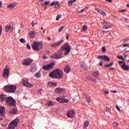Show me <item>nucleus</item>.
I'll use <instances>...</instances> for the list:
<instances>
[{
    "label": "nucleus",
    "instance_id": "19",
    "mask_svg": "<svg viewBox=\"0 0 129 129\" xmlns=\"http://www.w3.org/2000/svg\"><path fill=\"white\" fill-rule=\"evenodd\" d=\"M6 98H7V95L5 94L0 95V100L2 102H5L6 101Z\"/></svg>",
    "mask_w": 129,
    "mask_h": 129
},
{
    "label": "nucleus",
    "instance_id": "31",
    "mask_svg": "<svg viewBox=\"0 0 129 129\" xmlns=\"http://www.w3.org/2000/svg\"><path fill=\"white\" fill-rule=\"evenodd\" d=\"M89 7H85V8L83 9L81 11H79V13L81 14V13H83V12H85V11H87L88 10Z\"/></svg>",
    "mask_w": 129,
    "mask_h": 129
},
{
    "label": "nucleus",
    "instance_id": "44",
    "mask_svg": "<svg viewBox=\"0 0 129 129\" xmlns=\"http://www.w3.org/2000/svg\"><path fill=\"white\" fill-rule=\"evenodd\" d=\"M105 51H106V47H105V46H103L102 48V51L104 52Z\"/></svg>",
    "mask_w": 129,
    "mask_h": 129
},
{
    "label": "nucleus",
    "instance_id": "29",
    "mask_svg": "<svg viewBox=\"0 0 129 129\" xmlns=\"http://www.w3.org/2000/svg\"><path fill=\"white\" fill-rule=\"evenodd\" d=\"M102 59L104 60L105 61H108V62L110 61V59H109V57L106 55H103Z\"/></svg>",
    "mask_w": 129,
    "mask_h": 129
},
{
    "label": "nucleus",
    "instance_id": "60",
    "mask_svg": "<svg viewBox=\"0 0 129 129\" xmlns=\"http://www.w3.org/2000/svg\"><path fill=\"white\" fill-rule=\"evenodd\" d=\"M106 2H108V3H111L112 0H106Z\"/></svg>",
    "mask_w": 129,
    "mask_h": 129
},
{
    "label": "nucleus",
    "instance_id": "55",
    "mask_svg": "<svg viewBox=\"0 0 129 129\" xmlns=\"http://www.w3.org/2000/svg\"><path fill=\"white\" fill-rule=\"evenodd\" d=\"M109 110V108L107 107L105 108V111H108Z\"/></svg>",
    "mask_w": 129,
    "mask_h": 129
},
{
    "label": "nucleus",
    "instance_id": "4",
    "mask_svg": "<svg viewBox=\"0 0 129 129\" xmlns=\"http://www.w3.org/2000/svg\"><path fill=\"white\" fill-rule=\"evenodd\" d=\"M19 123H20V120L19 118H16L10 123L8 126V128L15 129L16 126H18Z\"/></svg>",
    "mask_w": 129,
    "mask_h": 129
},
{
    "label": "nucleus",
    "instance_id": "35",
    "mask_svg": "<svg viewBox=\"0 0 129 129\" xmlns=\"http://www.w3.org/2000/svg\"><path fill=\"white\" fill-rule=\"evenodd\" d=\"M20 42H21V43H22L23 44H25V43H26V40H25V39L24 38H20L19 40Z\"/></svg>",
    "mask_w": 129,
    "mask_h": 129
},
{
    "label": "nucleus",
    "instance_id": "33",
    "mask_svg": "<svg viewBox=\"0 0 129 129\" xmlns=\"http://www.w3.org/2000/svg\"><path fill=\"white\" fill-rule=\"evenodd\" d=\"M30 71L33 73H34V72H36V71H37V69H36V68L35 67L32 68Z\"/></svg>",
    "mask_w": 129,
    "mask_h": 129
},
{
    "label": "nucleus",
    "instance_id": "53",
    "mask_svg": "<svg viewBox=\"0 0 129 129\" xmlns=\"http://www.w3.org/2000/svg\"><path fill=\"white\" fill-rule=\"evenodd\" d=\"M116 109H117L118 111H120V109L119 108V107H118V106L116 105Z\"/></svg>",
    "mask_w": 129,
    "mask_h": 129
},
{
    "label": "nucleus",
    "instance_id": "58",
    "mask_svg": "<svg viewBox=\"0 0 129 129\" xmlns=\"http://www.w3.org/2000/svg\"><path fill=\"white\" fill-rule=\"evenodd\" d=\"M45 54H49V53H50V51H49V50H46L45 51Z\"/></svg>",
    "mask_w": 129,
    "mask_h": 129
},
{
    "label": "nucleus",
    "instance_id": "8",
    "mask_svg": "<svg viewBox=\"0 0 129 129\" xmlns=\"http://www.w3.org/2000/svg\"><path fill=\"white\" fill-rule=\"evenodd\" d=\"M63 42H64V40H61L58 42H54V43L51 44L50 45V47H51V48H53V49H55V48H57V47H59V46H60V45L62 44Z\"/></svg>",
    "mask_w": 129,
    "mask_h": 129
},
{
    "label": "nucleus",
    "instance_id": "9",
    "mask_svg": "<svg viewBox=\"0 0 129 129\" xmlns=\"http://www.w3.org/2000/svg\"><path fill=\"white\" fill-rule=\"evenodd\" d=\"M76 114L75 111L73 110H69L67 112L68 117L69 118H73Z\"/></svg>",
    "mask_w": 129,
    "mask_h": 129
},
{
    "label": "nucleus",
    "instance_id": "37",
    "mask_svg": "<svg viewBox=\"0 0 129 129\" xmlns=\"http://www.w3.org/2000/svg\"><path fill=\"white\" fill-rule=\"evenodd\" d=\"M112 65H113V62H111L109 64L105 65V67H106L107 68L108 67H111V66H112Z\"/></svg>",
    "mask_w": 129,
    "mask_h": 129
},
{
    "label": "nucleus",
    "instance_id": "12",
    "mask_svg": "<svg viewBox=\"0 0 129 129\" xmlns=\"http://www.w3.org/2000/svg\"><path fill=\"white\" fill-rule=\"evenodd\" d=\"M55 53L56 54L57 59H61L62 57L63 50L60 49L57 52H55Z\"/></svg>",
    "mask_w": 129,
    "mask_h": 129
},
{
    "label": "nucleus",
    "instance_id": "32",
    "mask_svg": "<svg viewBox=\"0 0 129 129\" xmlns=\"http://www.w3.org/2000/svg\"><path fill=\"white\" fill-rule=\"evenodd\" d=\"M50 58H53L54 59H57V54H56V52L55 54H53L51 55H50Z\"/></svg>",
    "mask_w": 129,
    "mask_h": 129
},
{
    "label": "nucleus",
    "instance_id": "17",
    "mask_svg": "<svg viewBox=\"0 0 129 129\" xmlns=\"http://www.w3.org/2000/svg\"><path fill=\"white\" fill-rule=\"evenodd\" d=\"M95 10L98 12V13H99V14H100L101 15H102V16L106 17V13L104 12V11H102V10L98 9L97 8H96Z\"/></svg>",
    "mask_w": 129,
    "mask_h": 129
},
{
    "label": "nucleus",
    "instance_id": "40",
    "mask_svg": "<svg viewBox=\"0 0 129 129\" xmlns=\"http://www.w3.org/2000/svg\"><path fill=\"white\" fill-rule=\"evenodd\" d=\"M59 3L58 2H55V9H57V8H59Z\"/></svg>",
    "mask_w": 129,
    "mask_h": 129
},
{
    "label": "nucleus",
    "instance_id": "6",
    "mask_svg": "<svg viewBox=\"0 0 129 129\" xmlns=\"http://www.w3.org/2000/svg\"><path fill=\"white\" fill-rule=\"evenodd\" d=\"M6 102L9 106H16V100L12 97H8L6 99Z\"/></svg>",
    "mask_w": 129,
    "mask_h": 129
},
{
    "label": "nucleus",
    "instance_id": "2",
    "mask_svg": "<svg viewBox=\"0 0 129 129\" xmlns=\"http://www.w3.org/2000/svg\"><path fill=\"white\" fill-rule=\"evenodd\" d=\"M4 90L6 91V92L14 93V92H16L17 91V86L13 85H7L5 87Z\"/></svg>",
    "mask_w": 129,
    "mask_h": 129
},
{
    "label": "nucleus",
    "instance_id": "63",
    "mask_svg": "<svg viewBox=\"0 0 129 129\" xmlns=\"http://www.w3.org/2000/svg\"><path fill=\"white\" fill-rule=\"evenodd\" d=\"M104 93H105V94H108V93H109V92L108 91H105Z\"/></svg>",
    "mask_w": 129,
    "mask_h": 129
},
{
    "label": "nucleus",
    "instance_id": "22",
    "mask_svg": "<svg viewBox=\"0 0 129 129\" xmlns=\"http://www.w3.org/2000/svg\"><path fill=\"white\" fill-rule=\"evenodd\" d=\"M48 87H56L57 84L53 82H48L47 84Z\"/></svg>",
    "mask_w": 129,
    "mask_h": 129
},
{
    "label": "nucleus",
    "instance_id": "26",
    "mask_svg": "<svg viewBox=\"0 0 129 129\" xmlns=\"http://www.w3.org/2000/svg\"><path fill=\"white\" fill-rule=\"evenodd\" d=\"M17 6V3H12L10 4V5L7 6L8 9H13V8H15Z\"/></svg>",
    "mask_w": 129,
    "mask_h": 129
},
{
    "label": "nucleus",
    "instance_id": "61",
    "mask_svg": "<svg viewBox=\"0 0 129 129\" xmlns=\"http://www.w3.org/2000/svg\"><path fill=\"white\" fill-rule=\"evenodd\" d=\"M109 70L113 71V70H114V68H110V69H109Z\"/></svg>",
    "mask_w": 129,
    "mask_h": 129
},
{
    "label": "nucleus",
    "instance_id": "56",
    "mask_svg": "<svg viewBox=\"0 0 129 129\" xmlns=\"http://www.w3.org/2000/svg\"><path fill=\"white\" fill-rule=\"evenodd\" d=\"M102 64H103V61H100V62H99L100 66H102Z\"/></svg>",
    "mask_w": 129,
    "mask_h": 129
},
{
    "label": "nucleus",
    "instance_id": "5",
    "mask_svg": "<svg viewBox=\"0 0 129 129\" xmlns=\"http://www.w3.org/2000/svg\"><path fill=\"white\" fill-rule=\"evenodd\" d=\"M31 46L34 51H40L43 48V44L41 42H33Z\"/></svg>",
    "mask_w": 129,
    "mask_h": 129
},
{
    "label": "nucleus",
    "instance_id": "14",
    "mask_svg": "<svg viewBox=\"0 0 129 129\" xmlns=\"http://www.w3.org/2000/svg\"><path fill=\"white\" fill-rule=\"evenodd\" d=\"M10 74V72H9V70L8 69L5 68L4 70V74L3 76L5 78H8L9 75Z\"/></svg>",
    "mask_w": 129,
    "mask_h": 129
},
{
    "label": "nucleus",
    "instance_id": "28",
    "mask_svg": "<svg viewBox=\"0 0 129 129\" xmlns=\"http://www.w3.org/2000/svg\"><path fill=\"white\" fill-rule=\"evenodd\" d=\"M92 75H93V77H95V78H97V77L99 76V74L95 72H93L92 73Z\"/></svg>",
    "mask_w": 129,
    "mask_h": 129
},
{
    "label": "nucleus",
    "instance_id": "30",
    "mask_svg": "<svg viewBox=\"0 0 129 129\" xmlns=\"http://www.w3.org/2000/svg\"><path fill=\"white\" fill-rule=\"evenodd\" d=\"M36 78H40L41 77V73L38 72L35 74Z\"/></svg>",
    "mask_w": 129,
    "mask_h": 129
},
{
    "label": "nucleus",
    "instance_id": "11",
    "mask_svg": "<svg viewBox=\"0 0 129 129\" xmlns=\"http://www.w3.org/2000/svg\"><path fill=\"white\" fill-rule=\"evenodd\" d=\"M22 85L26 87H33V85L28 82V79L26 80H23Z\"/></svg>",
    "mask_w": 129,
    "mask_h": 129
},
{
    "label": "nucleus",
    "instance_id": "13",
    "mask_svg": "<svg viewBox=\"0 0 129 129\" xmlns=\"http://www.w3.org/2000/svg\"><path fill=\"white\" fill-rule=\"evenodd\" d=\"M56 93L58 94H61V93H65V89L61 88H56L55 89Z\"/></svg>",
    "mask_w": 129,
    "mask_h": 129
},
{
    "label": "nucleus",
    "instance_id": "25",
    "mask_svg": "<svg viewBox=\"0 0 129 129\" xmlns=\"http://www.w3.org/2000/svg\"><path fill=\"white\" fill-rule=\"evenodd\" d=\"M17 112H18L17 109H11L10 110V113H11V114H16Z\"/></svg>",
    "mask_w": 129,
    "mask_h": 129
},
{
    "label": "nucleus",
    "instance_id": "18",
    "mask_svg": "<svg viewBox=\"0 0 129 129\" xmlns=\"http://www.w3.org/2000/svg\"><path fill=\"white\" fill-rule=\"evenodd\" d=\"M63 71L66 73H69L70 71H71V69H70V66L69 65L67 66L66 67L63 68Z\"/></svg>",
    "mask_w": 129,
    "mask_h": 129
},
{
    "label": "nucleus",
    "instance_id": "59",
    "mask_svg": "<svg viewBox=\"0 0 129 129\" xmlns=\"http://www.w3.org/2000/svg\"><path fill=\"white\" fill-rule=\"evenodd\" d=\"M31 25L32 27H34V25H35V22H33V21L31 23Z\"/></svg>",
    "mask_w": 129,
    "mask_h": 129
},
{
    "label": "nucleus",
    "instance_id": "45",
    "mask_svg": "<svg viewBox=\"0 0 129 129\" xmlns=\"http://www.w3.org/2000/svg\"><path fill=\"white\" fill-rule=\"evenodd\" d=\"M118 62L120 65L123 64L124 63V59L122 60V61H119Z\"/></svg>",
    "mask_w": 129,
    "mask_h": 129
},
{
    "label": "nucleus",
    "instance_id": "51",
    "mask_svg": "<svg viewBox=\"0 0 129 129\" xmlns=\"http://www.w3.org/2000/svg\"><path fill=\"white\" fill-rule=\"evenodd\" d=\"M123 47H129V44H123Z\"/></svg>",
    "mask_w": 129,
    "mask_h": 129
},
{
    "label": "nucleus",
    "instance_id": "24",
    "mask_svg": "<svg viewBox=\"0 0 129 129\" xmlns=\"http://www.w3.org/2000/svg\"><path fill=\"white\" fill-rule=\"evenodd\" d=\"M35 36H36V32H35V31H31L29 33V37L31 39L35 38Z\"/></svg>",
    "mask_w": 129,
    "mask_h": 129
},
{
    "label": "nucleus",
    "instance_id": "42",
    "mask_svg": "<svg viewBox=\"0 0 129 129\" xmlns=\"http://www.w3.org/2000/svg\"><path fill=\"white\" fill-rule=\"evenodd\" d=\"M2 32H3V26H2V25H0V36L2 35Z\"/></svg>",
    "mask_w": 129,
    "mask_h": 129
},
{
    "label": "nucleus",
    "instance_id": "27",
    "mask_svg": "<svg viewBox=\"0 0 129 129\" xmlns=\"http://www.w3.org/2000/svg\"><path fill=\"white\" fill-rule=\"evenodd\" d=\"M55 105V103L54 102L51 101H49L47 103V105L48 106H53Z\"/></svg>",
    "mask_w": 129,
    "mask_h": 129
},
{
    "label": "nucleus",
    "instance_id": "47",
    "mask_svg": "<svg viewBox=\"0 0 129 129\" xmlns=\"http://www.w3.org/2000/svg\"><path fill=\"white\" fill-rule=\"evenodd\" d=\"M113 126H118V123L116 122H114Z\"/></svg>",
    "mask_w": 129,
    "mask_h": 129
},
{
    "label": "nucleus",
    "instance_id": "21",
    "mask_svg": "<svg viewBox=\"0 0 129 129\" xmlns=\"http://www.w3.org/2000/svg\"><path fill=\"white\" fill-rule=\"evenodd\" d=\"M5 31L7 32H11V31H13V28H12V27L10 25H7L5 26Z\"/></svg>",
    "mask_w": 129,
    "mask_h": 129
},
{
    "label": "nucleus",
    "instance_id": "49",
    "mask_svg": "<svg viewBox=\"0 0 129 129\" xmlns=\"http://www.w3.org/2000/svg\"><path fill=\"white\" fill-rule=\"evenodd\" d=\"M86 99H87V101H88V102H91V100H90V98L88 97V98H86Z\"/></svg>",
    "mask_w": 129,
    "mask_h": 129
},
{
    "label": "nucleus",
    "instance_id": "38",
    "mask_svg": "<svg viewBox=\"0 0 129 129\" xmlns=\"http://www.w3.org/2000/svg\"><path fill=\"white\" fill-rule=\"evenodd\" d=\"M61 17H62V15H58L57 16H56V21H59V20H60V18H61Z\"/></svg>",
    "mask_w": 129,
    "mask_h": 129
},
{
    "label": "nucleus",
    "instance_id": "3",
    "mask_svg": "<svg viewBox=\"0 0 129 129\" xmlns=\"http://www.w3.org/2000/svg\"><path fill=\"white\" fill-rule=\"evenodd\" d=\"M61 50H63V51H65L64 54L65 56H67V55L69 54L70 51H71V46H70L69 43L67 42L61 46Z\"/></svg>",
    "mask_w": 129,
    "mask_h": 129
},
{
    "label": "nucleus",
    "instance_id": "52",
    "mask_svg": "<svg viewBox=\"0 0 129 129\" xmlns=\"http://www.w3.org/2000/svg\"><path fill=\"white\" fill-rule=\"evenodd\" d=\"M27 49H31V46L29 44H27L26 45Z\"/></svg>",
    "mask_w": 129,
    "mask_h": 129
},
{
    "label": "nucleus",
    "instance_id": "7",
    "mask_svg": "<svg viewBox=\"0 0 129 129\" xmlns=\"http://www.w3.org/2000/svg\"><path fill=\"white\" fill-rule=\"evenodd\" d=\"M55 64L56 63H55L54 62H51L49 64L43 66V70H45L46 71H50V70H52V69H53V67L55 66Z\"/></svg>",
    "mask_w": 129,
    "mask_h": 129
},
{
    "label": "nucleus",
    "instance_id": "23",
    "mask_svg": "<svg viewBox=\"0 0 129 129\" xmlns=\"http://www.w3.org/2000/svg\"><path fill=\"white\" fill-rule=\"evenodd\" d=\"M121 69H123V70H125L126 71H128V68L126 66L125 62H123V64H122Z\"/></svg>",
    "mask_w": 129,
    "mask_h": 129
},
{
    "label": "nucleus",
    "instance_id": "10",
    "mask_svg": "<svg viewBox=\"0 0 129 129\" xmlns=\"http://www.w3.org/2000/svg\"><path fill=\"white\" fill-rule=\"evenodd\" d=\"M64 98H65L64 96L62 97H58V98H56V100L57 101H58V102H60V103H65L69 101V100H68Z\"/></svg>",
    "mask_w": 129,
    "mask_h": 129
},
{
    "label": "nucleus",
    "instance_id": "15",
    "mask_svg": "<svg viewBox=\"0 0 129 129\" xmlns=\"http://www.w3.org/2000/svg\"><path fill=\"white\" fill-rule=\"evenodd\" d=\"M32 60H31V59H25L22 62V64H23V65H26L27 66H28V65H30V64L32 63Z\"/></svg>",
    "mask_w": 129,
    "mask_h": 129
},
{
    "label": "nucleus",
    "instance_id": "20",
    "mask_svg": "<svg viewBox=\"0 0 129 129\" xmlns=\"http://www.w3.org/2000/svg\"><path fill=\"white\" fill-rule=\"evenodd\" d=\"M5 109L4 107H2L0 109V116H5Z\"/></svg>",
    "mask_w": 129,
    "mask_h": 129
},
{
    "label": "nucleus",
    "instance_id": "16",
    "mask_svg": "<svg viewBox=\"0 0 129 129\" xmlns=\"http://www.w3.org/2000/svg\"><path fill=\"white\" fill-rule=\"evenodd\" d=\"M124 59L125 61L129 62V51H127L124 53Z\"/></svg>",
    "mask_w": 129,
    "mask_h": 129
},
{
    "label": "nucleus",
    "instance_id": "50",
    "mask_svg": "<svg viewBox=\"0 0 129 129\" xmlns=\"http://www.w3.org/2000/svg\"><path fill=\"white\" fill-rule=\"evenodd\" d=\"M103 55H99L98 56V59H103Z\"/></svg>",
    "mask_w": 129,
    "mask_h": 129
},
{
    "label": "nucleus",
    "instance_id": "43",
    "mask_svg": "<svg viewBox=\"0 0 129 129\" xmlns=\"http://www.w3.org/2000/svg\"><path fill=\"white\" fill-rule=\"evenodd\" d=\"M117 58H118L119 59H121L122 60H124L123 57H122V55H120V56L117 55Z\"/></svg>",
    "mask_w": 129,
    "mask_h": 129
},
{
    "label": "nucleus",
    "instance_id": "62",
    "mask_svg": "<svg viewBox=\"0 0 129 129\" xmlns=\"http://www.w3.org/2000/svg\"><path fill=\"white\" fill-rule=\"evenodd\" d=\"M111 92H112V93H116V91H111Z\"/></svg>",
    "mask_w": 129,
    "mask_h": 129
},
{
    "label": "nucleus",
    "instance_id": "46",
    "mask_svg": "<svg viewBox=\"0 0 129 129\" xmlns=\"http://www.w3.org/2000/svg\"><path fill=\"white\" fill-rule=\"evenodd\" d=\"M87 29V26L86 25H83V29H84V31H86V29Z\"/></svg>",
    "mask_w": 129,
    "mask_h": 129
},
{
    "label": "nucleus",
    "instance_id": "54",
    "mask_svg": "<svg viewBox=\"0 0 129 129\" xmlns=\"http://www.w3.org/2000/svg\"><path fill=\"white\" fill-rule=\"evenodd\" d=\"M55 2H52L51 4H50V6L51 7H53V6H55Z\"/></svg>",
    "mask_w": 129,
    "mask_h": 129
},
{
    "label": "nucleus",
    "instance_id": "36",
    "mask_svg": "<svg viewBox=\"0 0 129 129\" xmlns=\"http://www.w3.org/2000/svg\"><path fill=\"white\" fill-rule=\"evenodd\" d=\"M110 26L109 25H104L103 28L104 29V30H107V29H110Z\"/></svg>",
    "mask_w": 129,
    "mask_h": 129
},
{
    "label": "nucleus",
    "instance_id": "48",
    "mask_svg": "<svg viewBox=\"0 0 129 129\" xmlns=\"http://www.w3.org/2000/svg\"><path fill=\"white\" fill-rule=\"evenodd\" d=\"M72 5H73V3H72V2L71 1H70L69 2H68V5L70 6V7H71V6H72Z\"/></svg>",
    "mask_w": 129,
    "mask_h": 129
},
{
    "label": "nucleus",
    "instance_id": "41",
    "mask_svg": "<svg viewBox=\"0 0 129 129\" xmlns=\"http://www.w3.org/2000/svg\"><path fill=\"white\" fill-rule=\"evenodd\" d=\"M44 5L45 6H49V5H50V2L49 1H47V2H45L44 3Z\"/></svg>",
    "mask_w": 129,
    "mask_h": 129
},
{
    "label": "nucleus",
    "instance_id": "34",
    "mask_svg": "<svg viewBox=\"0 0 129 129\" xmlns=\"http://www.w3.org/2000/svg\"><path fill=\"white\" fill-rule=\"evenodd\" d=\"M88 125H89V121H87L84 123V126H85V127H87Z\"/></svg>",
    "mask_w": 129,
    "mask_h": 129
},
{
    "label": "nucleus",
    "instance_id": "39",
    "mask_svg": "<svg viewBox=\"0 0 129 129\" xmlns=\"http://www.w3.org/2000/svg\"><path fill=\"white\" fill-rule=\"evenodd\" d=\"M64 28H65V27H64V26L60 27L58 30V33H60V32H62V31H63V29H64Z\"/></svg>",
    "mask_w": 129,
    "mask_h": 129
},
{
    "label": "nucleus",
    "instance_id": "57",
    "mask_svg": "<svg viewBox=\"0 0 129 129\" xmlns=\"http://www.w3.org/2000/svg\"><path fill=\"white\" fill-rule=\"evenodd\" d=\"M71 2L73 4L76 3V0H71Z\"/></svg>",
    "mask_w": 129,
    "mask_h": 129
},
{
    "label": "nucleus",
    "instance_id": "1",
    "mask_svg": "<svg viewBox=\"0 0 129 129\" xmlns=\"http://www.w3.org/2000/svg\"><path fill=\"white\" fill-rule=\"evenodd\" d=\"M49 77L52 79H62L63 71L61 69H56L49 74Z\"/></svg>",
    "mask_w": 129,
    "mask_h": 129
},
{
    "label": "nucleus",
    "instance_id": "64",
    "mask_svg": "<svg viewBox=\"0 0 129 129\" xmlns=\"http://www.w3.org/2000/svg\"><path fill=\"white\" fill-rule=\"evenodd\" d=\"M66 38H67V39H69V34H67Z\"/></svg>",
    "mask_w": 129,
    "mask_h": 129
}]
</instances>
